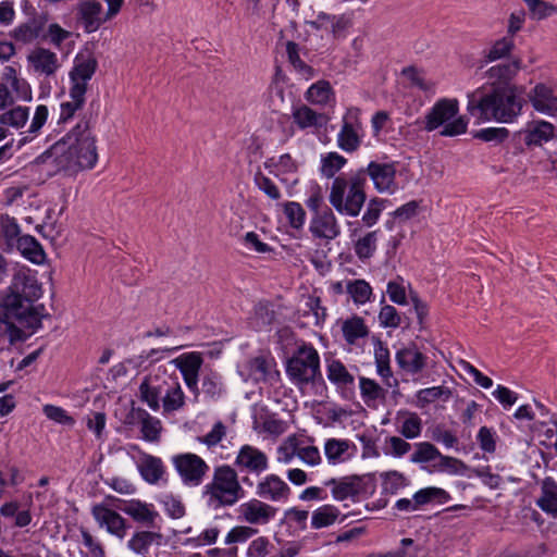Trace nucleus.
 <instances>
[{"label": "nucleus", "instance_id": "f257e3e1", "mask_svg": "<svg viewBox=\"0 0 557 557\" xmlns=\"http://www.w3.org/2000/svg\"><path fill=\"white\" fill-rule=\"evenodd\" d=\"M94 122L91 112L84 113L77 124L42 152L36 162L51 165L54 172L76 173L92 169L98 160L96 138L91 133Z\"/></svg>", "mask_w": 557, "mask_h": 557}, {"label": "nucleus", "instance_id": "f03ea898", "mask_svg": "<svg viewBox=\"0 0 557 557\" xmlns=\"http://www.w3.org/2000/svg\"><path fill=\"white\" fill-rule=\"evenodd\" d=\"M524 88H479L468 96V112L482 121L511 123L520 115Z\"/></svg>", "mask_w": 557, "mask_h": 557}, {"label": "nucleus", "instance_id": "7ed1b4c3", "mask_svg": "<svg viewBox=\"0 0 557 557\" xmlns=\"http://www.w3.org/2000/svg\"><path fill=\"white\" fill-rule=\"evenodd\" d=\"M366 186L362 171L339 174L332 182L329 201L339 214L356 218L367 201Z\"/></svg>", "mask_w": 557, "mask_h": 557}, {"label": "nucleus", "instance_id": "20e7f679", "mask_svg": "<svg viewBox=\"0 0 557 557\" xmlns=\"http://www.w3.org/2000/svg\"><path fill=\"white\" fill-rule=\"evenodd\" d=\"M244 495L245 492L239 484L237 472L231 466L215 468L212 481L205 486L203 491L208 506L214 510L233 506Z\"/></svg>", "mask_w": 557, "mask_h": 557}, {"label": "nucleus", "instance_id": "39448f33", "mask_svg": "<svg viewBox=\"0 0 557 557\" xmlns=\"http://www.w3.org/2000/svg\"><path fill=\"white\" fill-rule=\"evenodd\" d=\"M286 374L298 386L322 380L320 356L311 345L302 343L286 361Z\"/></svg>", "mask_w": 557, "mask_h": 557}, {"label": "nucleus", "instance_id": "423d86ee", "mask_svg": "<svg viewBox=\"0 0 557 557\" xmlns=\"http://www.w3.org/2000/svg\"><path fill=\"white\" fill-rule=\"evenodd\" d=\"M458 111L456 99L438 100L426 114L424 128L432 132L443 125L442 136L454 137L465 134L468 125L466 119L463 116L454 119Z\"/></svg>", "mask_w": 557, "mask_h": 557}, {"label": "nucleus", "instance_id": "0eeeda50", "mask_svg": "<svg viewBox=\"0 0 557 557\" xmlns=\"http://www.w3.org/2000/svg\"><path fill=\"white\" fill-rule=\"evenodd\" d=\"M42 295L41 284L38 282L36 273L29 269L22 268L17 270L8 287L0 298L3 301L12 302L16 313L22 312L23 306L27 302H35Z\"/></svg>", "mask_w": 557, "mask_h": 557}, {"label": "nucleus", "instance_id": "6e6552de", "mask_svg": "<svg viewBox=\"0 0 557 557\" xmlns=\"http://www.w3.org/2000/svg\"><path fill=\"white\" fill-rule=\"evenodd\" d=\"M360 114L361 110L359 108L351 107L343 116L342 128L337 135V146L345 152L352 153L361 146L362 123Z\"/></svg>", "mask_w": 557, "mask_h": 557}, {"label": "nucleus", "instance_id": "1a4fd4ad", "mask_svg": "<svg viewBox=\"0 0 557 557\" xmlns=\"http://www.w3.org/2000/svg\"><path fill=\"white\" fill-rule=\"evenodd\" d=\"M358 171H362L364 174V183L367 184L368 177L372 181L374 188L379 193L393 194L397 189L396 183V163H381L377 161H371L366 168H360Z\"/></svg>", "mask_w": 557, "mask_h": 557}, {"label": "nucleus", "instance_id": "9d476101", "mask_svg": "<svg viewBox=\"0 0 557 557\" xmlns=\"http://www.w3.org/2000/svg\"><path fill=\"white\" fill-rule=\"evenodd\" d=\"M98 69V60L87 51L79 52L74 59V65L69 73L71 87L70 90L86 95L88 82L91 79Z\"/></svg>", "mask_w": 557, "mask_h": 557}, {"label": "nucleus", "instance_id": "9b49d317", "mask_svg": "<svg viewBox=\"0 0 557 557\" xmlns=\"http://www.w3.org/2000/svg\"><path fill=\"white\" fill-rule=\"evenodd\" d=\"M172 461L186 485H199L209 470L205 460L191 453L176 455L172 458Z\"/></svg>", "mask_w": 557, "mask_h": 557}, {"label": "nucleus", "instance_id": "f8f14e48", "mask_svg": "<svg viewBox=\"0 0 557 557\" xmlns=\"http://www.w3.org/2000/svg\"><path fill=\"white\" fill-rule=\"evenodd\" d=\"M171 376L165 373L162 374H149L145 376L139 385V399L147 404V406L158 411L160 409V401L169 388L168 382Z\"/></svg>", "mask_w": 557, "mask_h": 557}, {"label": "nucleus", "instance_id": "ddd939ff", "mask_svg": "<svg viewBox=\"0 0 557 557\" xmlns=\"http://www.w3.org/2000/svg\"><path fill=\"white\" fill-rule=\"evenodd\" d=\"M326 486H332V496L337 502L347 498L356 502L367 493V484L362 476L348 475L339 479H330L325 482Z\"/></svg>", "mask_w": 557, "mask_h": 557}, {"label": "nucleus", "instance_id": "4468645a", "mask_svg": "<svg viewBox=\"0 0 557 557\" xmlns=\"http://www.w3.org/2000/svg\"><path fill=\"white\" fill-rule=\"evenodd\" d=\"M115 507L129 516L135 522L146 527L153 528L159 513L154 510L153 505L144 503L139 499H117Z\"/></svg>", "mask_w": 557, "mask_h": 557}, {"label": "nucleus", "instance_id": "2eb2a0df", "mask_svg": "<svg viewBox=\"0 0 557 557\" xmlns=\"http://www.w3.org/2000/svg\"><path fill=\"white\" fill-rule=\"evenodd\" d=\"M520 69V59H513L490 67L486 72L490 79V88H522L512 83Z\"/></svg>", "mask_w": 557, "mask_h": 557}, {"label": "nucleus", "instance_id": "dca6fc26", "mask_svg": "<svg viewBox=\"0 0 557 557\" xmlns=\"http://www.w3.org/2000/svg\"><path fill=\"white\" fill-rule=\"evenodd\" d=\"M91 513L98 524L106 527L110 534L121 540L125 537L128 525L126 520L119 512L102 504H98L92 507Z\"/></svg>", "mask_w": 557, "mask_h": 557}, {"label": "nucleus", "instance_id": "f3484780", "mask_svg": "<svg viewBox=\"0 0 557 557\" xmlns=\"http://www.w3.org/2000/svg\"><path fill=\"white\" fill-rule=\"evenodd\" d=\"M309 231L313 237L326 240L335 239L341 234L337 219L329 207L314 214L310 222Z\"/></svg>", "mask_w": 557, "mask_h": 557}, {"label": "nucleus", "instance_id": "a211bd4d", "mask_svg": "<svg viewBox=\"0 0 557 557\" xmlns=\"http://www.w3.org/2000/svg\"><path fill=\"white\" fill-rule=\"evenodd\" d=\"M235 466L239 471H248L259 475L268 469V457L258 448L244 445L235 459Z\"/></svg>", "mask_w": 557, "mask_h": 557}, {"label": "nucleus", "instance_id": "6ab92c4d", "mask_svg": "<svg viewBox=\"0 0 557 557\" xmlns=\"http://www.w3.org/2000/svg\"><path fill=\"white\" fill-rule=\"evenodd\" d=\"M101 14L102 5L97 0H84L77 4V21L88 34L98 30L107 21Z\"/></svg>", "mask_w": 557, "mask_h": 557}, {"label": "nucleus", "instance_id": "aec40b11", "mask_svg": "<svg viewBox=\"0 0 557 557\" xmlns=\"http://www.w3.org/2000/svg\"><path fill=\"white\" fill-rule=\"evenodd\" d=\"M240 517L250 524H267L276 513V508L259 499H251L239 506Z\"/></svg>", "mask_w": 557, "mask_h": 557}, {"label": "nucleus", "instance_id": "412c9836", "mask_svg": "<svg viewBox=\"0 0 557 557\" xmlns=\"http://www.w3.org/2000/svg\"><path fill=\"white\" fill-rule=\"evenodd\" d=\"M395 358L397 364L410 374L420 373L426 364V357L418 350L414 344L399 349Z\"/></svg>", "mask_w": 557, "mask_h": 557}, {"label": "nucleus", "instance_id": "4be33fe9", "mask_svg": "<svg viewBox=\"0 0 557 557\" xmlns=\"http://www.w3.org/2000/svg\"><path fill=\"white\" fill-rule=\"evenodd\" d=\"M257 494L262 498L277 502L287 499L290 488L280 476L270 474L258 484Z\"/></svg>", "mask_w": 557, "mask_h": 557}, {"label": "nucleus", "instance_id": "5701e85b", "mask_svg": "<svg viewBox=\"0 0 557 557\" xmlns=\"http://www.w3.org/2000/svg\"><path fill=\"white\" fill-rule=\"evenodd\" d=\"M27 59L36 72L46 76L53 75L60 66L57 54L41 47L29 53Z\"/></svg>", "mask_w": 557, "mask_h": 557}, {"label": "nucleus", "instance_id": "b1692460", "mask_svg": "<svg viewBox=\"0 0 557 557\" xmlns=\"http://www.w3.org/2000/svg\"><path fill=\"white\" fill-rule=\"evenodd\" d=\"M275 317L276 313L272 304L267 300H260L255 305L247 323L251 330L260 332L271 326L275 321Z\"/></svg>", "mask_w": 557, "mask_h": 557}, {"label": "nucleus", "instance_id": "393cba45", "mask_svg": "<svg viewBox=\"0 0 557 557\" xmlns=\"http://www.w3.org/2000/svg\"><path fill=\"white\" fill-rule=\"evenodd\" d=\"M137 467L141 478L149 484L159 483L165 474L161 458L149 454H143Z\"/></svg>", "mask_w": 557, "mask_h": 557}, {"label": "nucleus", "instance_id": "a878e982", "mask_svg": "<svg viewBox=\"0 0 557 557\" xmlns=\"http://www.w3.org/2000/svg\"><path fill=\"white\" fill-rule=\"evenodd\" d=\"M48 23V18L42 16L33 21H26L11 32V37L22 44H30L34 40L41 38V34L45 26Z\"/></svg>", "mask_w": 557, "mask_h": 557}, {"label": "nucleus", "instance_id": "bb28decb", "mask_svg": "<svg viewBox=\"0 0 557 557\" xmlns=\"http://www.w3.org/2000/svg\"><path fill=\"white\" fill-rule=\"evenodd\" d=\"M529 97L536 111L549 114L557 112V98L546 85L537 84Z\"/></svg>", "mask_w": 557, "mask_h": 557}, {"label": "nucleus", "instance_id": "cd10ccee", "mask_svg": "<svg viewBox=\"0 0 557 557\" xmlns=\"http://www.w3.org/2000/svg\"><path fill=\"white\" fill-rule=\"evenodd\" d=\"M536 506L545 513L557 518V483L547 476L541 484V496L536 499Z\"/></svg>", "mask_w": 557, "mask_h": 557}, {"label": "nucleus", "instance_id": "c85d7f7f", "mask_svg": "<svg viewBox=\"0 0 557 557\" xmlns=\"http://www.w3.org/2000/svg\"><path fill=\"white\" fill-rule=\"evenodd\" d=\"M374 359L377 374L384 380L385 385L388 387L397 386L398 381L396 379H394V381L391 382V379L393 377V372L389 366V350L380 338H375Z\"/></svg>", "mask_w": 557, "mask_h": 557}, {"label": "nucleus", "instance_id": "c756f323", "mask_svg": "<svg viewBox=\"0 0 557 557\" xmlns=\"http://www.w3.org/2000/svg\"><path fill=\"white\" fill-rule=\"evenodd\" d=\"M133 413L136 414V418L141 423L140 432L143 434V438L147 442H158L162 431L161 421L150 416L143 408H133Z\"/></svg>", "mask_w": 557, "mask_h": 557}, {"label": "nucleus", "instance_id": "7c9ffc66", "mask_svg": "<svg viewBox=\"0 0 557 557\" xmlns=\"http://www.w3.org/2000/svg\"><path fill=\"white\" fill-rule=\"evenodd\" d=\"M162 534L159 532L141 530L136 531L127 542V547L138 555H146L149 553L153 543H159Z\"/></svg>", "mask_w": 557, "mask_h": 557}, {"label": "nucleus", "instance_id": "2f4dec72", "mask_svg": "<svg viewBox=\"0 0 557 557\" xmlns=\"http://www.w3.org/2000/svg\"><path fill=\"white\" fill-rule=\"evenodd\" d=\"M555 126L546 121L532 123L525 132L524 141L528 146H540L554 137Z\"/></svg>", "mask_w": 557, "mask_h": 557}, {"label": "nucleus", "instance_id": "473e14b6", "mask_svg": "<svg viewBox=\"0 0 557 557\" xmlns=\"http://www.w3.org/2000/svg\"><path fill=\"white\" fill-rule=\"evenodd\" d=\"M18 251L35 264L44 263L46 253L39 242L30 235H23L15 245Z\"/></svg>", "mask_w": 557, "mask_h": 557}, {"label": "nucleus", "instance_id": "72a5a7b5", "mask_svg": "<svg viewBox=\"0 0 557 557\" xmlns=\"http://www.w3.org/2000/svg\"><path fill=\"white\" fill-rule=\"evenodd\" d=\"M33 304L27 302L23 306L22 311L24 312H18L17 321L25 327L37 331L41 327V320L49 317V314L45 312L44 305L34 306Z\"/></svg>", "mask_w": 557, "mask_h": 557}, {"label": "nucleus", "instance_id": "f704fd0d", "mask_svg": "<svg viewBox=\"0 0 557 557\" xmlns=\"http://www.w3.org/2000/svg\"><path fill=\"white\" fill-rule=\"evenodd\" d=\"M20 226L14 218L9 215L0 216V247L12 249L20 239Z\"/></svg>", "mask_w": 557, "mask_h": 557}, {"label": "nucleus", "instance_id": "c9c22d12", "mask_svg": "<svg viewBox=\"0 0 557 557\" xmlns=\"http://www.w3.org/2000/svg\"><path fill=\"white\" fill-rule=\"evenodd\" d=\"M169 388L162 397L164 412H172L182 409L185 405V395L176 379H170Z\"/></svg>", "mask_w": 557, "mask_h": 557}, {"label": "nucleus", "instance_id": "e433bc0d", "mask_svg": "<svg viewBox=\"0 0 557 557\" xmlns=\"http://www.w3.org/2000/svg\"><path fill=\"white\" fill-rule=\"evenodd\" d=\"M342 332L345 341L352 345L359 338L367 337L369 335V329L366 325L363 319L358 315H354L347 319L342 324Z\"/></svg>", "mask_w": 557, "mask_h": 557}, {"label": "nucleus", "instance_id": "4c0bfd02", "mask_svg": "<svg viewBox=\"0 0 557 557\" xmlns=\"http://www.w3.org/2000/svg\"><path fill=\"white\" fill-rule=\"evenodd\" d=\"M71 100L64 101L60 104L59 124H64L71 121L77 111L82 110L86 102V95L78 91L69 90Z\"/></svg>", "mask_w": 557, "mask_h": 557}, {"label": "nucleus", "instance_id": "58836bf2", "mask_svg": "<svg viewBox=\"0 0 557 557\" xmlns=\"http://www.w3.org/2000/svg\"><path fill=\"white\" fill-rule=\"evenodd\" d=\"M0 515L4 518H14V527L25 528L32 522L29 509L20 510V503L16 500L4 503L0 507Z\"/></svg>", "mask_w": 557, "mask_h": 557}, {"label": "nucleus", "instance_id": "ea45409f", "mask_svg": "<svg viewBox=\"0 0 557 557\" xmlns=\"http://www.w3.org/2000/svg\"><path fill=\"white\" fill-rule=\"evenodd\" d=\"M293 120L299 128L306 129L309 127H321L323 115L318 114L308 106L302 104L294 109Z\"/></svg>", "mask_w": 557, "mask_h": 557}, {"label": "nucleus", "instance_id": "a19ab883", "mask_svg": "<svg viewBox=\"0 0 557 557\" xmlns=\"http://www.w3.org/2000/svg\"><path fill=\"white\" fill-rule=\"evenodd\" d=\"M339 510L334 505H323L315 509L311 516V527L322 529L332 525L338 518Z\"/></svg>", "mask_w": 557, "mask_h": 557}, {"label": "nucleus", "instance_id": "79ce46f5", "mask_svg": "<svg viewBox=\"0 0 557 557\" xmlns=\"http://www.w3.org/2000/svg\"><path fill=\"white\" fill-rule=\"evenodd\" d=\"M327 379L337 386L352 385L355 377L348 372L345 364L337 359H333L327 364Z\"/></svg>", "mask_w": 557, "mask_h": 557}, {"label": "nucleus", "instance_id": "37998d69", "mask_svg": "<svg viewBox=\"0 0 557 557\" xmlns=\"http://www.w3.org/2000/svg\"><path fill=\"white\" fill-rule=\"evenodd\" d=\"M450 499V495L443 488L440 487H425L414 493L413 500L416 506L420 509L422 506L437 502L444 504Z\"/></svg>", "mask_w": 557, "mask_h": 557}, {"label": "nucleus", "instance_id": "c03bdc74", "mask_svg": "<svg viewBox=\"0 0 557 557\" xmlns=\"http://www.w3.org/2000/svg\"><path fill=\"white\" fill-rule=\"evenodd\" d=\"M377 231L368 232L354 244V250L359 260L364 261L373 257L376 250Z\"/></svg>", "mask_w": 557, "mask_h": 557}, {"label": "nucleus", "instance_id": "a18cd8bd", "mask_svg": "<svg viewBox=\"0 0 557 557\" xmlns=\"http://www.w3.org/2000/svg\"><path fill=\"white\" fill-rule=\"evenodd\" d=\"M176 368L182 375L184 374H199L203 359L200 352H187L174 360Z\"/></svg>", "mask_w": 557, "mask_h": 557}, {"label": "nucleus", "instance_id": "49530a36", "mask_svg": "<svg viewBox=\"0 0 557 557\" xmlns=\"http://www.w3.org/2000/svg\"><path fill=\"white\" fill-rule=\"evenodd\" d=\"M347 159L337 152H329L321 159V174L326 178H335L346 165Z\"/></svg>", "mask_w": 557, "mask_h": 557}, {"label": "nucleus", "instance_id": "de8ad7c7", "mask_svg": "<svg viewBox=\"0 0 557 557\" xmlns=\"http://www.w3.org/2000/svg\"><path fill=\"white\" fill-rule=\"evenodd\" d=\"M286 52L289 63L294 69L306 78H311L314 74V70L304 62L299 57V46L295 41H287Z\"/></svg>", "mask_w": 557, "mask_h": 557}, {"label": "nucleus", "instance_id": "09e8293b", "mask_svg": "<svg viewBox=\"0 0 557 557\" xmlns=\"http://www.w3.org/2000/svg\"><path fill=\"white\" fill-rule=\"evenodd\" d=\"M416 450L410 456V461L413 463H426L437 460L441 451L430 442H420L414 445Z\"/></svg>", "mask_w": 557, "mask_h": 557}, {"label": "nucleus", "instance_id": "8fccbe9b", "mask_svg": "<svg viewBox=\"0 0 557 557\" xmlns=\"http://www.w3.org/2000/svg\"><path fill=\"white\" fill-rule=\"evenodd\" d=\"M515 48L512 37L505 36L496 40L490 50L485 53L484 58L486 62H494L496 60L510 55Z\"/></svg>", "mask_w": 557, "mask_h": 557}, {"label": "nucleus", "instance_id": "3c124183", "mask_svg": "<svg viewBox=\"0 0 557 557\" xmlns=\"http://www.w3.org/2000/svg\"><path fill=\"white\" fill-rule=\"evenodd\" d=\"M29 110L26 107H15L7 112L0 114V124L11 126L13 128H21L28 120Z\"/></svg>", "mask_w": 557, "mask_h": 557}, {"label": "nucleus", "instance_id": "603ef678", "mask_svg": "<svg viewBox=\"0 0 557 557\" xmlns=\"http://www.w3.org/2000/svg\"><path fill=\"white\" fill-rule=\"evenodd\" d=\"M346 290L357 305L366 304L372 295V287L364 280L349 281Z\"/></svg>", "mask_w": 557, "mask_h": 557}, {"label": "nucleus", "instance_id": "864d4df0", "mask_svg": "<svg viewBox=\"0 0 557 557\" xmlns=\"http://www.w3.org/2000/svg\"><path fill=\"white\" fill-rule=\"evenodd\" d=\"M333 95L331 84L326 81H319L309 87L306 98L314 104H325Z\"/></svg>", "mask_w": 557, "mask_h": 557}, {"label": "nucleus", "instance_id": "5fc2aeb1", "mask_svg": "<svg viewBox=\"0 0 557 557\" xmlns=\"http://www.w3.org/2000/svg\"><path fill=\"white\" fill-rule=\"evenodd\" d=\"M387 202L388 200L379 197L371 198L368 201L367 209L362 215V223L368 227L373 226L379 221L381 213L385 209V205Z\"/></svg>", "mask_w": 557, "mask_h": 557}, {"label": "nucleus", "instance_id": "6e6d98bb", "mask_svg": "<svg viewBox=\"0 0 557 557\" xmlns=\"http://www.w3.org/2000/svg\"><path fill=\"white\" fill-rule=\"evenodd\" d=\"M438 461L433 465V470L438 472H448L450 474H463L468 469L467 465L455 457L442 455Z\"/></svg>", "mask_w": 557, "mask_h": 557}, {"label": "nucleus", "instance_id": "4d7b16f0", "mask_svg": "<svg viewBox=\"0 0 557 557\" xmlns=\"http://www.w3.org/2000/svg\"><path fill=\"white\" fill-rule=\"evenodd\" d=\"M349 448V442L346 440L330 438L325 442L324 453L331 463H337Z\"/></svg>", "mask_w": 557, "mask_h": 557}, {"label": "nucleus", "instance_id": "13d9d810", "mask_svg": "<svg viewBox=\"0 0 557 557\" xmlns=\"http://www.w3.org/2000/svg\"><path fill=\"white\" fill-rule=\"evenodd\" d=\"M249 377L253 382H264L268 379L270 366L263 356L251 358L247 362Z\"/></svg>", "mask_w": 557, "mask_h": 557}, {"label": "nucleus", "instance_id": "bf43d9fd", "mask_svg": "<svg viewBox=\"0 0 557 557\" xmlns=\"http://www.w3.org/2000/svg\"><path fill=\"white\" fill-rule=\"evenodd\" d=\"M383 492L385 494H396L400 488L408 485L406 476L398 471H388L381 474Z\"/></svg>", "mask_w": 557, "mask_h": 557}, {"label": "nucleus", "instance_id": "052dcab7", "mask_svg": "<svg viewBox=\"0 0 557 557\" xmlns=\"http://www.w3.org/2000/svg\"><path fill=\"white\" fill-rule=\"evenodd\" d=\"M360 392L366 404L380 398H385L386 391L381 387L374 380L360 377Z\"/></svg>", "mask_w": 557, "mask_h": 557}, {"label": "nucleus", "instance_id": "680f3d73", "mask_svg": "<svg viewBox=\"0 0 557 557\" xmlns=\"http://www.w3.org/2000/svg\"><path fill=\"white\" fill-rule=\"evenodd\" d=\"M299 443L300 441L295 434L289 435L277 448V461L288 463L295 456L298 457Z\"/></svg>", "mask_w": 557, "mask_h": 557}, {"label": "nucleus", "instance_id": "e2e57ef3", "mask_svg": "<svg viewBox=\"0 0 557 557\" xmlns=\"http://www.w3.org/2000/svg\"><path fill=\"white\" fill-rule=\"evenodd\" d=\"M284 213L286 215V219L289 223V225L293 228H301L305 219H306V212L300 203L295 201H288L284 205Z\"/></svg>", "mask_w": 557, "mask_h": 557}, {"label": "nucleus", "instance_id": "0e129e2a", "mask_svg": "<svg viewBox=\"0 0 557 557\" xmlns=\"http://www.w3.org/2000/svg\"><path fill=\"white\" fill-rule=\"evenodd\" d=\"M473 137L485 143L500 144L509 137V131L505 127H487L476 131Z\"/></svg>", "mask_w": 557, "mask_h": 557}, {"label": "nucleus", "instance_id": "69168bd1", "mask_svg": "<svg viewBox=\"0 0 557 557\" xmlns=\"http://www.w3.org/2000/svg\"><path fill=\"white\" fill-rule=\"evenodd\" d=\"M533 20H544L550 16L556 8L544 0H523Z\"/></svg>", "mask_w": 557, "mask_h": 557}, {"label": "nucleus", "instance_id": "338daca9", "mask_svg": "<svg viewBox=\"0 0 557 557\" xmlns=\"http://www.w3.org/2000/svg\"><path fill=\"white\" fill-rule=\"evenodd\" d=\"M256 186L263 191L270 199L278 200L282 195L276 184L261 171H257L253 177Z\"/></svg>", "mask_w": 557, "mask_h": 557}, {"label": "nucleus", "instance_id": "774afa93", "mask_svg": "<svg viewBox=\"0 0 557 557\" xmlns=\"http://www.w3.org/2000/svg\"><path fill=\"white\" fill-rule=\"evenodd\" d=\"M451 396V392L449 388L444 386H433L420 389L417 394V397L422 404H430L440 398L448 399Z\"/></svg>", "mask_w": 557, "mask_h": 557}]
</instances>
